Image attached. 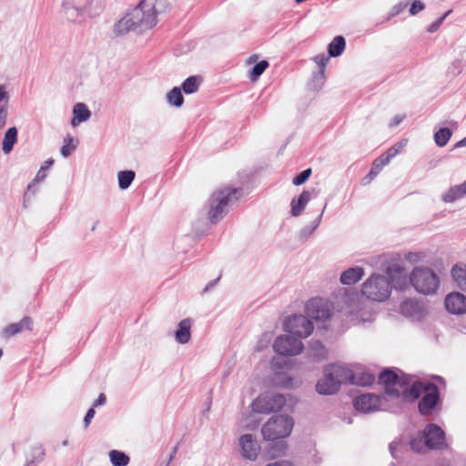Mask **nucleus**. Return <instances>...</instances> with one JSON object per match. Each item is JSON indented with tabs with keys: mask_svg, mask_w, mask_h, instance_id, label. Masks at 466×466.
<instances>
[{
	"mask_svg": "<svg viewBox=\"0 0 466 466\" xmlns=\"http://www.w3.org/2000/svg\"><path fill=\"white\" fill-rule=\"evenodd\" d=\"M306 314L309 319L326 320L330 317V309L327 301L315 298L306 304Z\"/></svg>",
	"mask_w": 466,
	"mask_h": 466,
	"instance_id": "nucleus-12",
	"label": "nucleus"
},
{
	"mask_svg": "<svg viewBox=\"0 0 466 466\" xmlns=\"http://www.w3.org/2000/svg\"><path fill=\"white\" fill-rule=\"evenodd\" d=\"M362 294L374 301L386 300L391 292V286L386 277L373 274L362 284Z\"/></svg>",
	"mask_w": 466,
	"mask_h": 466,
	"instance_id": "nucleus-7",
	"label": "nucleus"
},
{
	"mask_svg": "<svg viewBox=\"0 0 466 466\" xmlns=\"http://www.w3.org/2000/svg\"><path fill=\"white\" fill-rule=\"evenodd\" d=\"M451 13V10H449L447 11L441 17H440L437 21H435L434 23H432L429 27H428V32L429 33H434L436 32L439 27L441 26V25L443 23V21L445 20V18Z\"/></svg>",
	"mask_w": 466,
	"mask_h": 466,
	"instance_id": "nucleus-48",
	"label": "nucleus"
},
{
	"mask_svg": "<svg viewBox=\"0 0 466 466\" xmlns=\"http://www.w3.org/2000/svg\"><path fill=\"white\" fill-rule=\"evenodd\" d=\"M403 118H404L403 116H394V118L392 119V121L390 124V127H397L398 125H400L402 122Z\"/></svg>",
	"mask_w": 466,
	"mask_h": 466,
	"instance_id": "nucleus-54",
	"label": "nucleus"
},
{
	"mask_svg": "<svg viewBox=\"0 0 466 466\" xmlns=\"http://www.w3.org/2000/svg\"><path fill=\"white\" fill-rule=\"evenodd\" d=\"M17 129L16 127H9L4 136L3 141H2V150L5 154H9L15 144L17 142Z\"/></svg>",
	"mask_w": 466,
	"mask_h": 466,
	"instance_id": "nucleus-27",
	"label": "nucleus"
},
{
	"mask_svg": "<svg viewBox=\"0 0 466 466\" xmlns=\"http://www.w3.org/2000/svg\"><path fill=\"white\" fill-rule=\"evenodd\" d=\"M73 115L71 125L76 127L80 123L87 121L91 116V112L84 103H77L73 107Z\"/></svg>",
	"mask_w": 466,
	"mask_h": 466,
	"instance_id": "nucleus-25",
	"label": "nucleus"
},
{
	"mask_svg": "<svg viewBox=\"0 0 466 466\" xmlns=\"http://www.w3.org/2000/svg\"><path fill=\"white\" fill-rule=\"evenodd\" d=\"M310 175H311V169L310 168L305 169L293 178L292 183L296 186L302 185L303 183H305L308 180V178L310 177Z\"/></svg>",
	"mask_w": 466,
	"mask_h": 466,
	"instance_id": "nucleus-44",
	"label": "nucleus"
},
{
	"mask_svg": "<svg viewBox=\"0 0 466 466\" xmlns=\"http://www.w3.org/2000/svg\"><path fill=\"white\" fill-rule=\"evenodd\" d=\"M216 282H217V279L210 281V282L206 286L205 290H208V289H211L212 287H214V286H215V284H216Z\"/></svg>",
	"mask_w": 466,
	"mask_h": 466,
	"instance_id": "nucleus-61",
	"label": "nucleus"
},
{
	"mask_svg": "<svg viewBox=\"0 0 466 466\" xmlns=\"http://www.w3.org/2000/svg\"><path fill=\"white\" fill-rule=\"evenodd\" d=\"M164 466H168V463H166Z\"/></svg>",
	"mask_w": 466,
	"mask_h": 466,
	"instance_id": "nucleus-64",
	"label": "nucleus"
},
{
	"mask_svg": "<svg viewBox=\"0 0 466 466\" xmlns=\"http://www.w3.org/2000/svg\"><path fill=\"white\" fill-rule=\"evenodd\" d=\"M319 192L312 188L311 190H303L299 198L296 199H292L291 206V215L293 217H299L302 214L305 209L307 204L314 198L318 196Z\"/></svg>",
	"mask_w": 466,
	"mask_h": 466,
	"instance_id": "nucleus-17",
	"label": "nucleus"
},
{
	"mask_svg": "<svg viewBox=\"0 0 466 466\" xmlns=\"http://www.w3.org/2000/svg\"><path fill=\"white\" fill-rule=\"evenodd\" d=\"M216 282H217V279L210 281V282L206 286L205 290H208V289H211L212 287H214V286H215V284H216Z\"/></svg>",
	"mask_w": 466,
	"mask_h": 466,
	"instance_id": "nucleus-60",
	"label": "nucleus"
},
{
	"mask_svg": "<svg viewBox=\"0 0 466 466\" xmlns=\"http://www.w3.org/2000/svg\"><path fill=\"white\" fill-rule=\"evenodd\" d=\"M364 276V269L361 267L350 268L340 276V282L343 285H352L357 283Z\"/></svg>",
	"mask_w": 466,
	"mask_h": 466,
	"instance_id": "nucleus-23",
	"label": "nucleus"
},
{
	"mask_svg": "<svg viewBox=\"0 0 466 466\" xmlns=\"http://www.w3.org/2000/svg\"><path fill=\"white\" fill-rule=\"evenodd\" d=\"M466 147V137L464 138H462L461 140H460L456 145H455V147Z\"/></svg>",
	"mask_w": 466,
	"mask_h": 466,
	"instance_id": "nucleus-57",
	"label": "nucleus"
},
{
	"mask_svg": "<svg viewBox=\"0 0 466 466\" xmlns=\"http://www.w3.org/2000/svg\"><path fill=\"white\" fill-rule=\"evenodd\" d=\"M349 379L348 381L351 384L359 385V386H369L371 385L375 381V376L370 372L364 370H356L352 371L349 369Z\"/></svg>",
	"mask_w": 466,
	"mask_h": 466,
	"instance_id": "nucleus-19",
	"label": "nucleus"
},
{
	"mask_svg": "<svg viewBox=\"0 0 466 466\" xmlns=\"http://www.w3.org/2000/svg\"><path fill=\"white\" fill-rule=\"evenodd\" d=\"M110 461L114 466H127L129 463V457L119 451L112 450L109 451Z\"/></svg>",
	"mask_w": 466,
	"mask_h": 466,
	"instance_id": "nucleus-35",
	"label": "nucleus"
},
{
	"mask_svg": "<svg viewBox=\"0 0 466 466\" xmlns=\"http://www.w3.org/2000/svg\"><path fill=\"white\" fill-rule=\"evenodd\" d=\"M463 68V63L461 59L454 60L449 67V74L452 76H458L461 74Z\"/></svg>",
	"mask_w": 466,
	"mask_h": 466,
	"instance_id": "nucleus-45",
	"label": "nucleus"
},
{
	"mask_svg": "<svg viewBox=\"0 0 466 466\" xmlns=\"http://www.w3.org/2000/svg\"><path fill=\"white\" fill-rule=\"evenodd\" d=\"M45 164H46V166L44 167L49 168L54 164V160L52 158H49L46 161Z\"/></svg>",
	"mask_w": 466,
	"mask_h": 466,
	"instance_id": "nucleus-58",
	"label": "nucleus"
},
{
	"mask_svg": "<svg viewBox=\"0 0 466 466\" xmlns=\"http://www.w3.org/2000/svg\"><path fill=\"white\" fill-rule=\"evenodd\" d=\"M405 258L410 262L415 263L420 259V255L419 253L409 252L406 254Z\"/></svg>",
	"mask_w": 466,
	"mask_h": 466,
	"instance_id": "nucleus-52",
	"label": "nucleus"
},
{
	"mask_svg": "<svg viewBox=\"0 0 466 466\" xmlns=\"http://www.w3.org/2000/svg\"><path fill=\"white\" fill-rule=\"evenodd\" d=\"M9 94L4 86H0V129L7 124L9 116Z\"/></svg>",
	"mask_w": 466,
	"mask_h": 466,
	"instance_id": "nucleus-21",
	"label": "nucleus"
},
{
	"mask_svg": "<svg viewBox=\"0 0 466 466\" xmlns=\"http://www.w3.org/2000/svg\"><path fill=\"white\" fill-rule=\"evenodd\" d=\"M424 8L425 5L421 1L416 0L411 4V6L410 8V14L411 15H415L419 12L422 11Z\"/></svg>",
	"mask_w": 466,
	"mask_h": 466,
	"instance_id": "nucleus-49",
	"label": "nucleus"
},
{
	"mask_svg": "<svg viewBox=\"0 0 466 466\" xmlns=\"http://www.w3.org/2000/svg\"><path fill=\"white\" fill-rule=\"evenodd\" d=\"M63 445H67V441H65L63 442Z\"/></svg>",
	"mask_w": 466,
	"mask_h": 466,
	"instance_id": "nucleus-63",
	"label": "nucleus"
},
{
	"mask_svg": "<svg viewBox=\"0 0 466 466\" xmlns=\"http://www.w3.org/2000/svg\"><path fill=\"white\" fill-rule=\"evenodd\" d=\"M349 368L342 365H329L324 370V376L316 385L317 391L321 395H331L339 391L342 383H347Z\"/></svg>",
	"mask_w": 466,
	"mask_h": 466,
	"instance_id": "nucleus-4",
	"label": "nucleus"
},
{
	"mask_svg": "<svg viewBox=\"0 0 466 466\" xmlns=\"http://www.w3.org/2000/svg\"><path fill=\"white\" fill-rule=\"evenodd\" d=\"M201 82V77L197 76H192L187 77L182 83V89L186 94H193L198 90L199 85Z\"/></svg>",
	"mask_w": 466,
	"mask_h": 466,
	"instance_id": "nucleus-34",
	"label": "nucleus"
},
{
	"mask_svg": "<svg viewBox=\"0 0 466 466\" xmlns=\"http://www.w3.org/2000/svg\"><path fill=\"white\" fill-rule=\"evenodd\" d=\"M76 148V143L75 139L68 136L64 139V145L62 146L60 152L64 157H68Z\"/></svg>",
	"mask_w": 466,
	"mask_h": 466,
	"instance_id": "nucleus-42",
	"label": "nucleus"
},
{
	"mask_svg": "<svg viewBox=\"0 0 466 466\" xmlns=\"http://www.w3.org/2000/svg\"><path fill=\"white\" fill-rule=\"evenodd\" d=\"M387 273L392 282L391 289L402 290L408 287L407 276L403 268L397 265L389 266Z\"/></svg>",
	"mask_w": 466,
	"mask_h": 466,
	"instance_id": "nucleus-18",
	"label": "nucleus"
},
{
	"mask_svg": "<svg viewBox=\"0 0 466 466\" xmlns=\"http://www.w3.org/2000/svg\"><path fill=\"white\" fill-rule=\"evenodd\" d=\"M326 207H327V204L324 205V208H322L320 214L318 216V218L314 221L311 222L310 226H307L300 230V232H299L300 239H302V240L308 239V238L309 236H311L314 233V231L318 228V227L320 224V221H321V218H322V216H323Z\"/></svg>",
	"mask_w": 466,
	"mask_h": 466,
	"instance_id": "nucleus-32",
	"label": "nucleus"
},
{
	"mask_svg": "<svg viewBox=\"0 0 466 466\" xmlns=\"http://www.w3.org/2000/svg\"><path fill=\"white\" fill-rule=\"evenodd\" d=\"M106 400V395L104 393H100L97 400L94 402L92 408L105 404Z\"/></svg>",
	"mask_w": 466,
	"mask_h": 466,
	"instance_id": "nucleus-53",
	"label": "nucleus"
},
{
	"mask_svg": "<svg viewBox=\"0 0 466 466\" xmlns=\"http://www.w3.org/2000/svg\"><path fill=\"white\" fill-rule=\"evenodd\" d=\"M98 224V221L95 223V225L92 227L91 230L94 231L96 229V225Z\"/></svg>",
	"mask_w": 466,
	"mask_h": 466,
	"instance_id": "nucleus-62",
	"label": "nucleus"
},
{
	"mask_svg": "<svg viewBox=\"0 0 466 466\" xmlns=\"http://www.w3.org/2000/svg\"><path fill=\"white\" fill-rule=\"evenodd\" d=\"M135 176V172L132 170L120 171L117 175L119 187L127 189L131 185Z\"/></svg>",
	"mask_w": 466,
	"mask_h": 466,
	"instance_id": "nucleus-37",
	"label": "nucleus"
},
{
	"mask_svg": "<svg viewBox=\"0 0 466 466\" xmlns=\"http://www.w3.org/2000/svg\"><path fill=\"white\" fill-rule=\"evenodd\" d=\"M410 445L411 450L418 453H423L430 450L428 448V444H426V440L423 431L414 436L410 440Z\"/></svg>",
	"mask_w": 466,
	"mask_h": 466,
	"instance_id": "nucleus-31",
	"label": "nucleus"
},
{
	"mask_svg": "<svg viewBox=\"0 0 466 466\" xmlns=\"http://www.w3.org/2000/svg\"><path fill=\"white\" fill-rule=\"evenodd\" d=\"M169 105L180 107L184 103V97L179 87H173L167 96Z\"/></svg>",
	"mask_w": 466,
	"mask_h": 466,
	"instance_id": "nucleus-36",
	"label": "nucleus"
},
{
	"mask_svg": "<svg viewBox=\"0 0 466 466\" xmlns=\"http://www.w3.org/2000/svg\"><path fill=\"white\" fill-rule=\"evenodd\" d=\"M239 446L241 455L249 461L257 459L260 451V446L252 434H244L239 438Z\"/></svg>",
	"mask_w": 466,
	"mask_h": 466,
	"instance_id": "nucleus-15",
	"label": "nucleus"
},
{
	"mask_svg": "<svg viewBox=\"0 0 466 466\" xmlns=\"http://www.w3.org/2000/svg\"><path fill=\"white\" fill-rule=\"evenodd\" d=\"M423 433L429 449L435 450L445 447V433L438 425H427Z\"/></svg>",
	"mask_w": 466,
	"mask_h": 466,
	"instance_id": "nucleus-13",
	"label": "nucleus"
},
{
	"mask_svg": "<svg viewBox=\"0 0 466 466\" xmlns=\"http://www.w3.org/2000/svg\"><path fill=\"white\" fill-rule=\"evenodd\" d=\"M379 382L385 386V395L390 398L401 397L403 400V390H410V388L402 385L398 375L390 370L380 372Z\"/></svg>",
	"mask_w": 466,
	"mask_h": 466,
	"instance_id": "nucleus-11",
	"label": "nucleus"
},
{
	"mask_svg": "<svg viewBox=\"0 0 466 466\" xmlns=\"http://www.w3.org/2000/svg\"><path fill=\"white\" fill-rule=\"evenodd\" d=\"M422 393H424V396L419 402V410L422 415H428L440 400L439 389L435 384L421 381L413 382L410 390H403V400L413 401Z\"/></svg>",
	"mask_w": 466,
	"mask_h": 466,
	"instance_id": "nucleus-3",
	"label": "nucleus"
},
{
	"mask_svg": "<svg viewBox=\"0 0 466 466\" xmlns=\"http://www.w3.org/2000/svg\"><path fill=\"white\" fill-rule=\"evenodd\" d=\"M286 398L279 393H268L252 402L253 410L258 413L278 411L284 407Z\"/></svg>",
	"mask_w": 466,
	"mask_h": 466,
	"instance_id": "nucleus-9",
	"label": "nucleus"
},
{
	"mask_svg": "<svg viewBox=\"0 0 466 466\" xmlns=\"http://www.w3.org/2000/svg\"><path fill=\"white\" fill-rule=\"evenodd\" d=\"M387 165H388V163L385 160H383L380 157H378L377 159H375L370 171L366 176L364 180H367V183H369L370 181L374 179L378 176V174L381 171V169Z\"/></svg>",
	"mask_w": 466,
	"mask_h": 466,
	"instance_id": "nucleus-38",
	"label": "nucleus"
},
{
	"mask_svg": "<svg viewBox=\"0 0 466 466\" xmlns=\"http://www.w3.org/2000/svg\"><path fill=\"white\" fill-rule=\"evenodd\" d=\"M466 195V180L458 186L451 187L442 195V200L445 203H451Z\"/></svg>",
	"mask_w": 466,
	"mask_h": 466,
	"instance_id": "nucleus-28",
	"label": "nucleus"
},
{
	"mask_svg": "<svg viewBox=\"0 0 466 466\" xmlns=\"http://www.w3.org/2000/svg\"><path fill=\"white\" fill-rule=\"evenodd\" d=\"M177 449H178V445H176V446L173 448V450H172V451H171V453H170V455H169L168 461H167V463H168V465H169V464H170V462L174 460V458H175V456H176V454H177Z\"/></svg>",
	"mask_w": 466,
	"mask_h": 466,
	"instance_id": "nucleus-55",
	"label": "nucleus"
},
{
	"mask_svg": "<svg viewBox=\"0 0 466 466\" xmlns=\"http://www.w3.org/2000/svg\"><path fill=\"white\" fill-rule=\"evenodd\" d=\"M191 326L192 322L190 319H184L178 323V328L175 332V339L178 343L186 344L190 340Z\"/></svg>",
	"mask_w": 466,
	"mask_h": 466,
	"instance_id": "nucleus-22",
	"label": "nucleus"
},
{
	"mask_svg": "<svg viewBox=\"0 0 466 466\" xmlns=\"http://www.w3.org/2000/svg\"><path fill=\"white\" fill-rule=\"evenodd\" d=\"M310 358L317 362H320L327 358V350L319 341H314L309 347Z\"/></svg>",
	"mask_w": 466,
	"mask_h": 466,
	"instance_id": "nucleus-30",
	"label": "nucleus"
},
{
	"mask_svg": "<svg viewBox=\"0 0 466 466\" xmlns=\"http://www.w3.org/2000/svg\"><path fill=\"white\" fill-rule=\"evenodd\" d=\"M452 132L448 127H441L434 134V141L439 147H444L450 140Z\"/></svg>",
	"mask_w": 466,
	"mask_h": 466,
	"instance_id": "nucleus-39",
	"label": "nucleus"
},
{
	"mask_svg": "<svg viewBox=\"0 0 466 466\" xmlns=\"http://www.w3.org/2000/svg\"><path fill=\"white\" fill-rule=\"evenodd\" d=\"M269 64L266 60H262L257 63L250 72L249 78L252 82L258 80V78L264 73V71L268 67Z\"/></svg>",
	"mask_w": 466,
	"mask_h": 466,
	"instance_id": "nucleus-41",
	"label": "nucleus"
},
{
	"mask_svg": "<svg viewBox=\"0 0 466 466\" xmlns=\"http://www.w3.org/2000/svg\"><path fill=\"white\" fill-rule=\"evenodd\" d=\"M293 419L287 415H277L271 417L262 427L261 432L265 440H280L271 444L268 450V455L271 458H277L285 453L287 443L281 440L289 436L293 429Z\"/></svg>",
	"mask_w": 466,
	"mask_h": 466,
	"instance_id": "nucleus-2",
	"label": "nucleus"
},
{
	"mask_svg": "<svg viewBox=\"0 0 466 466\" xmlns=\"http://www.w3.org/2000/svg\"><path fill=\"white\" fill-rule=\"evenodd\" d=\"M445 307L451 314H463L466 312V297L460 292H451L446 296Z\"/></svg>",
	"mask_w": 466,
	"mask_h": 466,
	"instance_id": "nucleus-16",
	"label": "nucleus"
},
{
	"mask_svg": "<svg viewBox=\"0 0 466 466\" xmlns=\"http://www.w3.org/2000/svg\"><path fill=\"white\" fill-rule=\"evenodd\" d=\"M329 56H327L326 55L324 54H320V55H318L315 56L314 60L315 62L320 67V75L323 76L324 75V68L325 66H327L329 60Z\"/></svg>",
	"mask_w": 466,
	"mask_h": 466,
	"instance_id": "nucleus-47",
	"label": "nucleus"
},
{
	"mask_svg": "<svg viewBox=\"0 0 466 466\" xmlns=\"http://www.w3.org/2000/svg\"><path fill=\"white\" fill-rule=\"evenodd\" d=\"M238 192V189L237 188L225 187L212 194L208 211V218L211 223L216 224L223 218L228 213V206L233 201V198L237 199L236 195Z\"/></svg>",
	"mask_w": 466,
	"mask_h": 466,
	"instance_id": "nucleus-5",
	"label": "nucleus"
},
{
	"mask_svg": "<svg viewBox=\"0 0 466 466\" xmlns=\"http://www.w3.org/2000/svg\"><path fill=\"white\" fill-rule=\"evenodd\" d=\"M44 169H45V167H42V168L38 171V173H37V175H36V177H35V180H40V179H43V178H45V177H46V174H45V172H44Z\"/></svg>",
	"mask_w": 466,
	"mask_h": 466,
	"instance_id": "nucleus-56",
	"label": "nucleus"
},
{
	"mask_svg": "<svg viewBox=\"0 0 466 466\" xmlns=\"http://www.w3.org/2000/svg\"><path fill=\"white\" fill-rule=\"evenodd\" d=\"M303 348L302 341L290 334L277 337L273 343L275 352L282 356L299 355Z\"/></svg>",
	"mask_w": 466,
	"mask_h": 466,
	"instance_id": "nucleus-10",
	"label": "nucleus"
},
{
	"mask_svg": "<svg viewBox=\"0 0 466 466\" xmlns=\"http://www.w3.org/2000/svg\"><path fill=\"white\" fill-rule=\"evenodd\" d=\"M45 456H46V451H45V449L41 445L34 447L31 451V459H30V461H28L26 466H31V465L34 466L37 463H40L41 461H44Z\"/></svg>",
	"mask_w": 466,
	"mask_h": 466,
	"instance_id": "nucleus-40",
	"label": "nucleus"
},
{
	"mask_svg": "<svg viewBox=\"0 0 466 466\" xmlns=\"http://www.w3.org/2000/svg\"><path fill=\"white\" fill-rule=\"evenodd\" d=\"M62 15L68 22H79L83 17V10L75 6L71 0H66L62 6Z\"/></svg>",
	"mask_w": 466,
	"mask_h": 466,
	"instance_id": "nucleus-20",
	"label": "nucleus"
},
{
	"mask_svg": "<svg viewBox=\"0 0 466 466\" xmlns=\"http://www.w3.org/2000/svg\"><path fill=\"white\" fill-rule=\"evenodd\" d=\"M400 310L406 317L416 318L420 315L422 307L416 300L409 299L401 302Z\"/></svg>",
	"mask_w": 466,
	"mask_h": 466,
	"instance_id": "nucleus-24",
	"label": "nucleus"
},
{
	"mask_svg": "<svg viewBox=\"0 0 466 466\" xmlns=\"http://www.w3.org/2000/svg\"><path fill=\"white\" fill-rule=\"evenodd\" d=\"M354 407L363 413L373 412L380 409L381 400L372 393L362 394L355 399Z\"/></svg>",
	"mask_w": 466,
	"mask_h": 466,
	"instance_id": "nucleus-14",
	"label": "nucleus"
},
{
	"mask_svg": "<svg viewBox=\"0 0 466 466\" xmlns=\"http://www.w3.org/2000/svg\"><path fill=\"white\" fill-rule=\"evenodd\" d=\"M451 277L461 289H466V267L454 266L451 269Z\"/></svg>",
	"mask_w": 466,
	"mask_h": 466,
	"instance_id": "nucleus-33",
	"label": "nucleus"
},
{
	"mask_svg": "<svg viewBox=\"0 0 466 466\" xmlns=\"http://www.w3.org/2000/svg\"><path fill=\"white\" fill-rule=\"evenodd\" d=\"M314 326L308 316L293 315L284 321V329L290 335L299 338H307L313 331Z\"/></svg>",
	"mask_w": 466,
	"mask_h": 466,
	"instance_id": "nucleus-8",
	"label": "nucleus"
},
{
	"mask_svg": "<svg viewBox=\"0 0 466 466\" xmlns=\"http://www.w3.org/2000/svg\"><path fill=\"white\" fill-rule=\"evenodd\" d=\"M346 42L343 36H336L328 46L329 56L331 57H337L340 56L345 49Z\"/></svg>",
	"mask_w": 466,
	"mask_h": 466,
	"instance_id": "nucleus-29",
	"label": "nucleus"
},
{
	"mask_svg": "<svg viewBox=\"0 0 466 466\" xmlns=\"http://www.w3.org/2000/svg\"><path fill=\"white\" fill-rule=\"evenodd\" d=\"M157 24L154 0H142L137 6L127 14L116 25V31L125 34L129 31L143 32Z\"/></svg>",
	"mask_w": 466,
	"mask_h": 466,
	"instance_id": "nucleus-1",
	"label": "nucleus"
},
{
	"mask_svg": "<svg viewBox=\"0 0 466 466\" xmlns=\"http://www.w3.org/2000/svg\"><path fill=\"white\" fill-rule=\"evenodd\" d=\"M404 144L405 143L400 142L399 144L390 147L384 155L380 156V157L389 164L391 158L400 153V150L404 146Z\"/></svg>",
	"mask_w": 466,
	"mask_h": 466,
	"instance_id": "nucleus-43",
	"label": "nucleus"
},
{
	"mask_svg": "<svg viewBox=\"0 0 466 466\" xmlns=\"http://www.w3.org/2000/svg\"><path fill=\"white\" fill-rule=\"evenodd\" d=\"M410 281L414 289L424 295L436 293L440 280L436 273L429 268H415L410 274Z\"/></svg>",
	"mask_w": 466,
	"mask_h": 466,
	"instance_id": "nucleus-6",
	"label": "nucleus"
},
{
	"mask_svg": "<svg viewBox=\"0 0 466 466\" xmlns=\"http://www.w3.org/2000/svg\"><path fill=\"white\" fill-rule=\"evenodd\" d=\"M407 7V3L400 2L390 9L387 20L400 15Z\"/></svg>",
	"mask_w": 466,
	"mask_h": 466,
	"instance_id": "nucleus-46",
	"label": "nucleus"
},
{
	"mask_svg": "<svg viewBox=\"0 0 466 466\" xmlns=\"http://www.w3.org/2000/svg\"><path fill=\"white\" fill-rule=\"evenodd\" d=\"M257 59H258V56L253 55V56H249V58L248 59V64L254 63L257 61Z\"/></svg>",
	"mask_w": 466,
	"mask_h": 466,
	"instance_id": "nucleus-59",
	"label": "nucleus"
},
{
	"mask_svg": "<svg viewBox=\"0 0 466 466\" xmlns=\"http://www.w3.org/2000/svg\"><path fill=\"white\" fill-rule=\"evenodd\" d=\"M33 321L29 317H25L19 322L12 323L8 325L5 330L4 334L5 337H11L15 334L20 333L24 329H31Z\"/></svg>",
	"mask_w": 466,
	"mask_h": 466,
	"instance_id": "nucleus-26",
	"label": "nucleus"
},
{
	"mask_svg": "<svg viewBox=\"0 0 466 466\" xmlns=\"http://www.w3.org/2000/svg\"><path fill=\"white\" fill-rule=\"evenodd\" d=\"M401 446H402V442L399 441H394L390 443V446H389L390 451L392 457L396 460L399 459V455L397 453L398 449L400 448Z\"/></svg>",
	"mask_w": 466,
	"mask_h": 466,
	"instance_id": "nucleus-50",
	"label": "nucleus"
},
{
	"mask_svg": "<svg viewBox=\"0 0 466 466\" xmlns=\"http://www.w3.org/2000/svg\"><path fill=\"white\" fill-rule=\"evenodd\" d=\"M95 414H96V411H95L94 408H90L87 410V412L84 418V425L86 428H87L89 426L91 420L94 418Z\"/></svg>",
	"mask_w": 466,
	"mask_h": 466,
	"instance_id": "nucleus-51",
	"label": "nucleus"
}]
</instances>
